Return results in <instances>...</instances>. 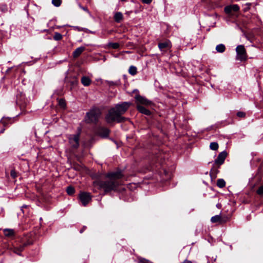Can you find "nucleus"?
<instances>
[{
	"label": "nucleus",
	"instance_id": "nucleus-17",
	"mask_svg": "<svg viewBox=\"0 0 263 263\" xmlns=\"http://www.w3.org/2000/svg\"><path fill=\"white\" fill-rule=\"evenodd\" d=\"M109 133L110 130L107 128L102 127L99 130V135L103 138L107 137Z\"/></svg>",
	"mask_w": 263,
	"mask_h": 263
},
{
	"label": "nucleus",
	"instance_id": "nucleus-9",
	"mask_svg": "<svg viewBox=\"0 0 263 263\" xmlns=\"http://www.w3.org/2000/svg\"><path fill=\"white\" fill-rule=\"evenodd\" d=\"M79 198L83 205L86 206L91 200V196L89 193L82 192L79 195Z\"/></svg>",
	"mask_w": 263,
	"mask_h": 263
},
{
	"label": "nucleus",
	"instance_id": "nucleus-3",
	"mask_svg": "<svg viewBox=\"0 0 263 263\" xmlns=\"http://www.w3.org/2000/svg\"><path fill=\"white\" fill-rule=\"evenodd\" d=\"M101 115V111L98 108H92L87 112L85 120L87 123H97Z\"/></svg>",
	"mask_w": 263,
	"mask_h": 263
},
{
	"label": "nucleus",
	"instance_id": "nucleus-29",
	"mask_svg": "<svg viewBox=\"0 0 263 263\" xmlns=\"http://www.w3.org/2000/svg\"><path fill=\"white\" fill-rule=\"evenodd\" d=\"M105 83L109 86H116V85H118V84H119V82H114V81H105Z\"/></svg>",
	"mask_w": 263,
	"mask_h": 263
},
{
	"label": "nucleus",
	"instance_id": "nucleus-13",
	"mask_svg": "<svg viewBox=\"0 0 263 263\" xmlns=\"http://www.w3.org/2000/svg\"><path fill=\"white\" fill-rule=\"evenodd\" d=\"M158 47L161 51L170 49L171 48V42L168 40H166L163 42L159 43L158 44Z\"/></svg>",
	"mask_w": 263,
	"mask_h": 263
},
{
	"label": "nucleus",
	"instance_id": "nucleus-33",
	"mask_svg": "<svg viewBox=\"0 0 263 263\" xmlns=\"http://www.w3.org/2000/svg\"><path fill=\"white\" fill-rule=\"evenodd\" d=\"M138 260L140 263H149V260L142 257L138 258Z\"/></svg>",
	"mask_w": 263,
	"mask_h": 263
},
{
	"label": "nucleus",
	"instance_id": "nucleus-22",
	"mask_svg": "<svg viewBox=\"0 0 263 263\" xmlns=\"http://www.w3.org/2000/svg\"><path fill=\"white\" fill-rule=\"evenodd\" d=\"M217 185L220 188H222L225 186L226 182L223 179H219L217 181Z\"/></svg>",
	"mask_w": 263,
	"mask_h": 263
},
{
	"label": "nucleus",
	"instance_id": "nucleus-5",
	"mask_svg": "<svg viewBox=\"0 0 263 263\" xmlns=\"http://www.w3.org/2000/svg\"><path fill=\"white\" fill-rule=\"evenodd\" d=\"M230 217L227 215H216L211 217V222L213 223L223 224L229 221Z\"/></svg>",
	"mask_w": 263,
	"mask_h": 263
},
{
	"label": "nucleus",
	"instance_id": "nucleus-36",
	"mask_svg": "<svg viewBox=\"0 0 263 263\" xmlns=\"http://www.w3.org/2000/svg\"><path fill=\"white\" fill-rule=\"evenodd\" d=\"M81 8L85 11H86V12H87L88 13L90 14V12L88 10V9L86 8V7H81Z\"/></svg>",
	"mask_w": 263,
	"mask_h": 263
},
{
	"label": "nucleus",
	"instance_id": "nucleus-20",
	"mask_svg": "<svg viewBox=\"0 0 263 263\" xmlns=\"http://www.w3.org/2000/svg\"><path fill=\"white\" fill-rule=\"evenodd\" d=\"M123 18V14L121 12H117L114 15V20L117 23H120Z\"/></svg>",
	"mask_w": 263,
	"mask_h": 263
},
{
	"label": "nucleus",
	"instance_id": "nucleus-40",
	"mask_svg": "<svg viewBox=\"0 0 263 263\" xmlns=\"http://www.w3.org/2000/svg\"><path fill=\"white\" fill-rule=\"evenodd\" d=\"M4 129H3V130L1 131V133H3V131H4Z\"/></svg>",
	"mask_w": 263,
	"mask_h": 263
},
{
	"label": "nucleus",
	"instance_id": "nucleus-12",
	"mask_svg": "<svg viewBox=\"0 0 263 263\" xmlns=\"http://www.w3.org/2000/svg\"><path fill=\"white\" fill-rule=\"evenodd\" d=\"M239 7L237 5H233L226 6L224 8V12L228 14H230L231 13L232 11L237 12L239 10Z\"/></svg>",
	"mask_w": 263,
	"mask_h": 263
},
{
	"label": "nucleus",
	"instance_id": "nucleus-25",
	"mask_svg": "<svg viewBox=\"0 0 263 263\" xmlns=\"http://www.w3.org/2000/svg\"><path fill=\"white\" fill-rule=\"evenodd\" d=\"M246 39L250 41L251 43H253L255 40V36L252 33H248L245 35Z\"/></svg>",
	"mask_w": 263,
	"mask_h": 263
},
{
	"label": "nucleus",
	"instance_id": "nucleus-27",
	"mask_svg": "<svg viewBox=\"0 0 263 263\" xmlns=\"http://www.w3.org/2000/svg\"><path fill=\"white\" fill-rule=\"evenodd\" d=\"M219 145L217 142H211L210 145V148L213 151L217 150Z\"/></svg>",
	"mask_w": 263,
	"mask_h": 263
},
{
	"label": "nucleus",
	"instance_id": "nucleus-35",
	"mask_svg": "<svg viewBox=\"0 0 263 263\" xmlns=\"http://www.w3.org/2000/svg\"><path fill=\"white\" fill-rule=\"evenodd\" d=\"M153 0H141V2L146 4H149L152 3Z\"/></svg>",
	"mask_w": 263,
	"mask_h": 263
},
{
	"label": "nucleus",
	"instance_id": "nucleus-26",
	"mask_svg": "<svg viewBox=\"0 0 263 263\" xmlns=\"http://www.w3.org/2000/svg\"><path fill=\"white\" fill-rule=\"evenodd\" d=\"M63 37L62 35L59 32H55L53 36V39L55 41H60Z\"/></svg>",
	"mask_w": 263,
	"mask_h": 263
},
{
	"label": "nucleus",
	"instance_id": "nucleus-21",
	"mask_svg": "<svg viewBox=\"0 0 263 263\" xmlns=\"http://www.w3.org/2000/svg\"><path fill=\"white\" fill-rule=\"evenodd\" d=\"M216 50L218 52L223 53L226 50V47L223 44H220L216 46Z\"/></svg>",
	"mask_w": 263,
	"mask_h": 263
},
{
	"label": "nucleus",
	"instance_id": "nucleus-18",
	"mask_svg": "<svg viewBox=\"0 0 263 263\" xmlns=\"http://www.w3.org/2000/svg\"><path fill=\"white\" fill-rule=\"evenodd\" d=\"M81 83L85 86H88L91 83V79L88 77L84 76L81 78Z\"/></svg>",
	"mask_w": 263,
	"mask_h": 263
},
{
	"label": "nucleus",
	"instance_id": "nucleus-11",
	"mask_svg": "<svg viewBox=\"0 0 263 263\" xmlns=\"http://www.w3.org/2000/svg\"><path fill=\"white\" fill-rule=\"evenodd\" d=\"M31 243H32L30 242H25L23 244L21 245L19 247H13V248L12 249V251L14 253H15L19 255H21V252L24 250V248L26 247L31 245Z\"/></svg>",
	"mask_w": 263,
	"mask_h": 263
},
{
	"label": "nucleus",
	"instance_id": "nucleus-37",
	"mask_svg": "<svg viewBox=\"0 0 263 263\" xmlns=\"http://www.w3.org/2000/svg\"><path fill=\"white\" fill-rule=\"evenodd\" d=\"M4 7H3V8L2 9V10L3 11H7V7L6 5H4Z\"/></svg>",
	"mask_w": 263,
	"mask_h": 263
},
{
	"label": "nucleus",
	"instance_id": "nucleus-6",
	"mask_svg": "<svg viewBox=\"0 0 263 263\" xmlns=\"http://www.w3.org/2000/svg\"><path fill=\"white\" fill-rule=\"evenodd\" d=\"M236 51L237 53L236 60L240 61H243L247 60V51L243 45L237 46L236 48Z\"/></svg>",
	"mask_w": 263,
	"mask_h": 263
},
{
	"label": "nucleus",
	"instance_id": "nucleus-31",
	"mask_svg": "<svg viewBox=\"0 0 263 263\" xmlns=\"http://www.w3.org/2000/svg\"><path fill=\"white\" fill-rule=\"evenodd\" d=\"M59 104L62 107H65L66 106V103L64 99H61L59 100Z\"/></svg>",
	"mask_w": 263,
	"mask_h": 263
},
{
	"label": "nucleus",
	"instance_id": "nucleus-2",
	"mask_svg": "<svg viewBox=\"0 0 263 263\" xmlns=\"http://www.w3.org/2000/svg\"><path fill=\"white\" fill-rule=\"evenodd\" d=\"M106 122L108 124H111L115 122L117 123H122L127 120V118L120 116L114 108H110L105 117Z\"/></svg>",
	"mask_w": 263,
	"mask_h": 263
},
{
	"label": "nucleus",
	"instance_id": "nucleus-10",
	"mask_svg": "<svg viewBox=\"0 0 263 263\" xmlns=\"http://www.w3.org/2000/svg\"><path fill=\"white\" fill-rule=\"evenodd\" d=\"M227 156V153L226 151L220 153L214 161V164L217 165L218 167H220V166L224 163Z\"/></svg>",
	"mask_w": 263,
	"mask_h": 263
},
{
	"label": "nucleus",
	"instance_id": "nucleus-1",
	"mask_svg": "<svg viewBox=\"0 0 263 263\" xmlns=\"http://www.w3.org/2000/svg\"><path fill=\"white\" fill-rule=\"evenodd\" d=\"M106 177L108 180L103 181L101 180H96L93 182V185L99 189H103L105 193L115 191L117 189L119 183L118 179L121 178L123 175L121 171L108 173L106 174Z\"/></svg>",
	"mask_w": 263,
	"mask_h": 263
},
{
	"label": "nucleus",
	"instance_id": "nucleus-16",
	"mask_svg": "<svg viewBox=\"0 0 263 263\" xmlns=\"http://www.w3.org/2000/svg\"><path fill=\"white\" fill-rule=\"evenodd\" d=\"M137 108L138 110L141 114H144L145 115L149 116L151 114V111L146 109L145 107L140 105H137Z\"/></svg>",
	"mask_w": 263,
	"mask_h": 263
},
{
	"label": "nucleus",
	"instance_id": "nucleus-32",
	"mask_svg": "<svg viewBox=\"0 0 263 263\" xmlns=\"http://www.w3.org/2000/svg\"><path fill=\"white\" fill-rule=\"evenodd\" d=\"M10 175L13 178L15 179L17 177V173L15 170H12L10 172Z\"/></svg>",
	"mask_w": 263,
	"mask_h": 263
},
{
	"label": "nucleus",
	"instance_id": "nucleus-4",
	"mask_svg": "<svg viewBox=\"0 0 263 263\" xmlns=\"http://www.w3.org/2000/svg\"><path fill=\"white\" fill-rule=\"evenodd\" d=\"M132 105V103L130 102H123L121 103L116 104L113 108L120 116H122Z\"/></svg>",
	"mask_w": 263,
	"mask_h": 263
},
{
	"label": "nucleus",
	"instance_id": "nucleus-30",
	"mask_svg": "<svg viewBox=\"0 0 263 263\" xmlns=\"http://www.w3.org/2000/svg\"><path fill=\"white\" fill-rule=\"evenodd\" d=\"M62 3V0H52V4L55 7H59Z\"/></svg>",
	"mask_w": 263,
	"mask_h": 263
},
{
	"label": "nucleus",
	"instance_id": "nucleus-7",
	"mask_svg": "<svg viewBox=\"0 0 263 263\" xmlns=\"http://www.w3.org/2000/svg\"><path fill=\"white\" fill-rule=\"evenodd\" d=\"M81 134V129H79V132L75 135H70L68 137L69 143L71 147L74 149H77L79 146V140Z\"/></svg>",
	"mask_w": 263,
	"mask_h": 263
},
{
	"label": "nucleus",
	"instance_id": "nucleus-24",
	"mask_svg": "<svg viewBox=\"0 0 263 263\" xmlns=\"http://www.w3.org/2000/svg\"><path fill=\"white\" fill-rule=\"evenodd\" d=\"M129 73L132 76L135 75L137 72V68L134 66H130L128 69Z\"/></svg>",
	"mask_w": 263,
	"mask_h": 263
},
{
	"label": "nucleus",
	"instance_id": "nucleus-15",
	"mask_svg": "<svg viewBox=\"0 0 263 263\" xmlns=\"http://www.w3.org/2000/svg\"><path fill=\"white\" fill-rule=\"evenodd\" d=\"M219 167H218V165L213 164V166L212 168H211L210 171V176L212 178H216L217 177V174L219 173L218 168Z\"/></svg>",
	"mask_w": 263,
	"mask_h": 263
},
{
	"label": "nucleus",
	"instance_id": "nucleus-39",
	"mask_svg": "<svg viewBox=\"0 0 263 263\" xmlns=\"http://www.w3.org/2000/svg\"><path fill=\"white\" fill-rule=\"evenodd\" d=\"M3 125V122H0V126L1 125Z\"/></svg>",
	"mask_w": 263,
	"mask_h": 263
},
{
	"label": "nucleus",
	"instance_id": "nucleus-23",
	"mask_svg": "<svg viewBox=\"0 0 263 263\" xmlns=\"http://www.w3.org/2000/svg\"><path fill=\"white\" fill-rule=\"evenodd\" d=\"M107 46L109 48H111L114 49H116L119 48L120 45L118 43H112L109 42L108 43Z\"/></svg>",
	"mask_w": 263,
	"mask_h": 263
},
{
	"label": "nucleus",
	"instance_id": "nucleus-28",
	"mask_svg": "<svg viewBox=\"0 0 263 263\" xmlns=\"http://www.w3.org/2000/svg\"><path fill=\"white\" fill-rule=\"evenodd\" d=\"M66 191H67V194L69 195H72L74 193L75 190H74V189L72 186H69L67 187Z\"/></svg>",
	"mask_w": 263,
	"mask_h": 263
},
{
	"label": "nucleus",
	"instance_id": "nucleus-41",
	"mask_svg": "<svg viewBox=\"0 0 263 263\" xmlns=\"http://www.w3.org/2000/svg\"><path fill=\"white\" fill-rule=\"evenodd\" d=\"M121 1H126V0H121Z\"/></svg>",
	"mask_w": 263,
	"mask_h": 263
},
{
	"label": "nucleus",
	"instance_id": "nucleus-14",
	"mask_svg": "<svg viewBox=\"0 0 263 263\" xmlns=\"http://www.w3.org/2000/svg\"><path fill=\"white\" fill-rule=\"evenodd\" d=\"M85 50V48L83 46L77 48L72 53L73 58H78Z\"/></svg>",
	"mask_w": 263,
	"mask_h": 263
},
{
	"label": "nucleus",
	"instance_id": "nucleus-38",
	"mask_svg": "<svg viewBox=\"0 0 263 263\" xmlns=\"http://www.w3.org/2000/svg\"><path fill=\"white\" fill-rule=\"evenodd\" d=\"M23 107H24V106H23ZM21 109L23 110L22 107H21ZM26 114V111L22 110L21 114Z\"/></svg>",
	"mask_w": 263,
	"mask_h": 263
},
{
	"label": "nucleus",
	"instance_id": "nucleus-8",
	"mask_svg": "<svg viewBox=\"0 0 263 263\" xmlns=\"http://www.w3.org/2000/svg\"><path fill=\"white\" fill-rule=\"evenodd\" d=\"M136 102L137 105H144L146 106H149L152 104V101L148 100L146 98L141 96L139 95H136L135 97Z\"/></svg>",
	"mask_w": 263,
	"mask_h": 263
},
{
	"label": "nucleus",
	"instance_id": "nucleus-19",
	"mask_svg": "<svg viewBox=\"0 0 263 263\" xmlns=\"http://www.w3.org/2000/svg\"><path fill=\"white\" fill-rule=\"evenodd\" d=\"M4 234L5 236L12 237L15 235V232L13 229H5L4 230Z\"/></svg>",
	"mask_w": 263,
	"mask_h": 263
},
{
	"label": "nucleus",
	"instance_id": "nucleus-34",
	"mask_svg": "<svg viewBox=\"0 0 263 263\" xmlns=\"http://www.w3.org/2000/svg\"><path fill=\"white\" fill-rule=\"evenodd\" d=\"M237 116L239 118H245L246 117V113L243 111H238L237 113Z\"/></svg>",
	"mask_w": 263,
	"mask_h": 263
}]
</instances>
